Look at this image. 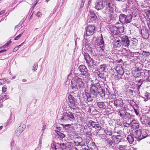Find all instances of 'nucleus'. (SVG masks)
Wrapping results in <instances>:
<instances>
[{"label": "nucleus", "instance_id": "obj_1", "mask_svg": "<svg viewBox=\"0 0 150 150\" xmlns=\"http://www.w3.org/2000/svg\"><path fill=\"white\" fill-rule=\"evenodd\" d=\"M114 0H104V1L100 0L96 3L95 8L96 9L99 10L105 7L104 12L109 15L110 19L112 20L117 16L114 12Z\"/></svg>", "mask_w": 150, "mask_h": 150}, {"label": "nucleus", "instance_id": "obj_2", "mask_svg": "<svg viewBox=\"0 0 150 150\" xmlns=\"http://www.w3.org/2000/svg\"><path fill=\"white\" fill-rule=\"evenodd\" d=\"M84 84L82 79L78 76L74 77L71 80V87L74 91L82 90L84 88Z\"/></svg>", "mask_w": 150, "mask_h": 150}, {"label": "nucleus", "instance_id": "obj_3", "mask_svg": "<svg viewBox=\"0 0 150 150\" xmlns=\"http://www.w3.org/2000/svg\"><path fill=\"white\" fill-rule=\"evenodd\" d=\"M132 19V16L131 14L126 16L121 14L119 16L120 21L122 23H127L130 22Z\"/></svg>", "mask_w": 150, "mask_h": 150}, {"label": "nucleus", "instance_id": "obj_4", "mask_svg": "<svg viewBox=\"0 0 150 150\" xmlns=\"http://www.w3.org/2000/svg\"><path fill=\"white\" fill-rule=\"evenodd\" d=\"M61 119L63 121H68L69 120L72 121L75 120V118L72 113L69 112H64L63 114Z\"/></svg>", "mask_w": 150, "mask_h": 150}, {"label": "nucleus", "instance_id": "obj_5", "mask_svg": "<svg viewBox=\"0 0 150 150\" xmlns=\"http://www.w3.org/2000/svg\"><path fill=\"white\" fill-rule=\"evenodd\" d=\"M95 27L93 25H88L86 28V36L92 35L95 33Z\"/></svg>", "mask_w": 150, "mask_h": 150}, {"label": "nucleus", "instance_id": "obj_6", "mask_svg": "<svg viewBox=\"0 0 150 150\" xmlns=\"http://www.w3.org/2000/svg\"><path fill=\"white\" fill-rule=\"evenodd\" d=\"M75 144L77 146H80L81 147L85 145V141L83 140L81 137L76 138L74 141Z\"/></svg>", "mask_w": 150, "mask_h": 150}, {"label": "nucleus", "instance_id": "obj_7", "mask_svg": "<svg viewBox=\"0 0 150 150\" xmlns=\"http://www.w3.org/2000/svg\"><path fill=\"white\" fill-rule=\"evenodd\" d=\"M78 69L82 73V75L85 76L88 75L87 69L85 65H80L78 68Z\"/></svg>", "mask_w": 150, "mask_h": 150}, {"label": "nucleus", "instance_id": "obj_8", "mask_svg": "<svg viewBox=\"0 0 150 150\" xmlns=\"http://www.w3.org/2000/svg\"><path fill=\"white\" fill-rule=\"evenodd\" d=\"M121 39L124 46L128 48L130 43L128 37L127 36L124 35L121 38Z\"/></svg>", "mask_w": 150, "mask_h": 150}, {"label": "nucleus", "instance_id": "obj_9", "mask_svg": "<svg viewBox=\"0 0 150 150\" xmlns=\"http://www.w3.org/2000/svg\"><path fill=\"white\" fill-rule=\"evenodd\" d=\"M88 124L91 126L93 128L97 129L98 130H100L101 129L100 125L99 124H96V123L90 120L88 122Z\"/></svg>", "mask_w": 150, "mask_h": 150}, {"label": "nucleus", "instance_id": "obj_10", "mask_svg": "<svg viewBox=\"0 0 150 150\" xmlns=\"http://www.w3.org/2000/svg\"><path fill=\"white\" fill-rule=\"evenodd\" d=\"M120 38H115L113 42V45L115 47H120L122 45L121 40Z\"/></svg>", "mask_w": 150, "mask_h": 150}, {"label": "nucleus", "instance_id": "obj_11", "mask_svg": "<svg viewBox=\"0 0 150 150\" xmlns=\"http://www.w3.org/2000/svg\"><path fill=\"white\" fill-rule=\"evenodd\" d=\"M109 31L112 35H117V28L112 25H110L109 27Z\"/></svg>", "mask_w": 150, "mask_h": 150}, {"label": "nucleus", "instance_id": "obj_12", "mask_svg": "<svg viewBox=\"0 0 150 150\" xmlns=\"http://www.w3.org/2000/svg\"><path fill=\"white\" fill-rule=\"evenodd\" d=\"M114 104L116 107H122L124 104L123 101L120 99H116L114 101Z\"/></svg>", "mask_w": 150, "mask_h": 150}, {"label": "nucleus", "instance_id": "obj_13", "mask_svg": "<svg viewBox=\"0 0 150 150\" xmlns=\"http://www.w3.org/2000/svg\"><path fill=\"white\" fill-rule=\"evenodd\" d=\"M91 58L86 61L88 67L91 68H94L95 67V64Z\"/></svg>", "mask_w": 150, "mask_h": 150}, {"label": "nucleus", "instance_id": "obj_14", "mask_svg": "<svg viewBox=\"0 0 150 150\" xmlns=\"http://www.w3.org/2000/svg\"><path fill=\"white\" fill-rule=\"evenodd\" d=\"M141 129L136 130L133 133V135L136 138H137L138 140H140V137H141Z\"/></svg>", "mask_w": 150, "mask_h": 150}, {"label": "nucleus", "instance_id": "obj_15", "mask_svg": "<svg viewBox=\"0 0 150 150\" xmlns=\"http://www.w3.org/2000/svg\"><path fill=\"white\" fill-rule=\"evenodd\" d=\"M139 125V122L137 121L134 120H132L129 124L130 126L133 128H138Z\"/></svg>", "mask_w": 150, "mask_h": 150}, {"label": "nucleus", "instance_id": "obj_16", "mask_svg": "<svg viewBox=\"0 0 150 150\" xmlns=\"http://www.w3.org/2000/svg\"><path fill=\"white\" fill-rule=\"evenodd\" d=\"M119 114L120 117L122 118H124L125 116L128 114V113L127 112L126 109H122L120 110L118 112Z\"/></svg>", "mask_w": 150, "mask_h": 150}, {"label": "nucleus", "instance_id": "obj_17", "mask_svg": "<svg viewBox=\"0 0 150 150\" xmlns=\"http://www.w3.org/2000/svg\"><path fill=\"white\" fill-rule=\"evenodd\" d=\"M90 15L89 16V18L90 20V21L91 22H93L96 19L97 16L92 10H90Z\"/></svg>", "mask_w": 150, "mask_h": 150}, {"label": "nucleus", "instance_id": "obj_18", "mask_svg": "<svg viewBox=\"0 0 150 150\" xmlns=\"http://www.w3.org/2000/svg\"><path fill=\"white\" fill-rule=\"evenodd\" d=\"M24 129V128L23 126L20 125L15 131V134L17 136H19Z\"/></svg>", "mask_w": 150, "mask_h": 150}, {"label": "nucleus", "instance_id": "obj_19", "mask_svg": "<svg viewBox=\"0 0 150 150\" xmlns=\"http://www.w3.org/2000/svg\"><path fill=\"white\" fill-rule=\"evenodd\" d=\"M11 150H20V149L18 145H17L13 141H12L11 144Z\"/></svg>", "mask_w": 150, "mask_h": 150}, {"label": "nucleus", "instance_id": "obj_20", "mask_svg": "<svg viewBox=\"0 0 150 150\" xmlns=\"http://www.w3.org/2000/svg\"><path fill=\"white\" fill-rule=\"evenodd\" d=\"M141 137H140V140H141L146 137L148 135L147 130L144 129H141Z\"/></svg>", "mask_w": 150, "mask_h": 150}, {"label": "nucleus", "instance_id": "obj_21", "mask_svg": "<svg viewBox=\"0 0 150 150\" xmlns=\"http://www.w3.org/2000/svg\"><path fill=\"white\" fill-rule=\"evenodd\" d=\"M112 137L114 142L118 143L120 142L122 137L120 135H118L117 136H113Z\"/></svg>", "mask_w": 150, "mask_h": 150}, {"label": "nucleus", "instance_id": "obj_22", "mask_svg": "<svg viewBox=\"0 0 150 150\" xmlns=\"http://www.w3.org/2000/svg\"><path fill=\"white\" fill-rule=\"evenodd\" d=\"M68 100L70 104H73L75 103V98L71 95L69 94L68 96Z\"/></svg>", "mask_w": 150, "mask_h": 150}, {"label": "nucleus", "instance_id": "obj_23", "mask_svg": "<svg viewBox=\"0 0 150 150\" xmlns=\"http://www.w3.org/2000/svg\"><path fill=\"white\" fill-rule=\"evenodd\" d=\"M86 48V51L88 52L89 53L91 54H94L93 50L92 48L88 45H86L85 46Z\"/></svg>", "mask_w": 150, "mask_h": 150}, {"label": "nucleus", "instance_id": "obj_24", "mask_svg": "<svg viewBox=\"0 0 150 150\" xmlns=\"http://www.w3.org/2000/svg\"><path fill=\"white\" fill-rule=\"evenodd\" d=\"M123 50L126 51V52L124 54V55L125 56H130L131 57H133L134 55V53L131 52L130 50H126V49L125 48H124L123 49Z\"/></svg>", "mask_w": 150, "mask_h": 150}, {"label": "nucleus", "instance_id": "obj_25", "mask_svg": "<svg viewBox=\"0 0 150 150\" xmlns=\"http://www.w3.org/2000/svg\"><path fill=\"white\" fill-rule=\"evenodd\" d=\"M90 96L91 97L94 98L96 96L97 94L95 90L93 89L92 88H90Z\"/></svg>", "mask_w": 150, "mask_h": 150}, {"label": "nucleus", "instance_id": "obj_26", "mask_svg": "<svg viewBox=\"0 0 150 150\" xmlns=\"http://www.w3.org/2000/svg\"><path fill=\"white\" fill-rule=\"evenodd\" d=\"M116 70L118 73L121 75H122L124 73V71L123 68L122 67H117Z\"/></svg>", "mask_w": 150, "mask_h": 150}, {"label": "nucleus", "instance_id": "obj_27", "mask_svg": "<svg viewBox=\"0 0 150 150\" xmlns=\"http://www.w3.org/2000/svg\"><path fill=\"white\" fill-rule=\"evenodd\" d=\"M127 139L129 143L130 144H132L134 140V138L131 135H128L127 136Z\"/></svg>", "mask_w": 150, "mask_h": 150}, {"label": "nucleus", "instance_id": "obj_28", "mask_svg": "<svg viewBox=\"0 0 150 150\" xmlns=\"http://www.w3.org/2000/svg\"><path fill=\"white\" fill-rule=\"evenodd\" d=\"M69 106L71 110L74 111V110H76L77 105L75 103H74L73 104H69Z\"/></svg>", "mask_w": 150, "mask_h": 150}, {"label": "nucleus", "instance_id": "obj_29", "mask_svg": "<svg viewBox=\"0 0 150 150\" xmlns=\"http://www.w3.org/2000/svg\"><path fill=\"white\" fill-rule=\"evenodd\" d=\"M100 40V42H99V45L100 47L101 48H103V47L104 44V42L103 40V39L102 37V36L101 35V37H100V39L99 40Z\"/></svg>", "mask_w": 150, "mask_h": 150}, {"label": "nucleus", "instance_id": "obj_30", "mask_svg": "<svg viewBox=\"0 0 150 150\" xmlns=\"http://www.w3.org/2000/svg\"><path fill=\"white\" fill-rule=\"evenodd\" d=\"M149 96L150 95L148 93H145L144 96L142 97L144 99V101H147L148 100Z\"/></svg>", "mask_w": 150, "mask_h": 150}, {"label": "nucleus", "instance_id": "obj_31", "mask_svg": "<svg viewBox=\"0 0 150 150\" xmlns=\"http://www.w3.org/2000/svg\"><path fill=\"white\" fill-rule=\"evenodd\" d=\"M117 34L119 33H121L124 32V28L123 27H119L117 28Z\"/></svg>", "mask_w": 150, "mask_h": 150}, {"label": "nucleus", "instance_id": "obj_32", "mask_svg": "<svg viewBox=\"0 0 150 150\" xmlns=\"http://www.w3.org/2000/svg\"><path fill=\"white\" fill-rule=\"evenodd\" d=\"M84 57L86 61L88 59H90L91 57L89 56V54L87 53L84 52L83 54Z\"/></svg>", "mask_w": 150, "mask_h": 150}, {"label": "nucleus", "instance_id": "obj_33", "mask_svg": "<svg viewBox=\"0 0 150 150\" xmlns=\"http://www.w3.org/2000/svg\"><path fill=\"white\" fill-rule=\"evenodd\" d=\"M97 105L100 108H104L105 105L104 102H98Z\"/></svg>", "mask_w": 150, "mask_h": 150}, {"label": "nucleus", "instance_id": "obj_34", "mask_svg": "<svg viewBox=\"0 0 150 150\" xmlns=\"http://www.w3.org/2000/svg\"><path fill=\"white\" fill-rule=\"evenodd\" d=\"M105 68L106 65L105 64L101 65L100 66L99 70L101 72L104 71L105 70Z\"/></svg>", "mask_w": 150, "mask_h": 150}, {"label": "nucleus", "instance_id": "obj_35", "mask_svg": "<svg viewBox=\"0 0 150 150\" xmlns=\"http://www.w3.org/2000/svg\"><path fill=\"white\" fill-rule=\"evenodd\" d=\"M57 134L58 136L61 138H63L65 137V135L60 132H58Z\"/></svg>", "mask_w": 150, "mask_h": 150}, {"label": "nucleus", "instance_id": "obj_36", "mask_svg": "<svg viewBox=\"0 0 150 150\" xmlns=\"http://www.w3.org/2000/svg\"><path fill=\"white\" fill-rule=\"evenodd\" d=\"M7 79H0V81L1 85L4 84L7 82Z\"/></svg>", "mask_w": 150, "mask_h": 150}, {"label": "nucleus", "instance_id": "obj_37", "mask_svg": "<svg viewBox=\"0 0 150 150\" xmlns=\"http://www.w3.org/2000/svg\"><path fill=\"white\" fill-rule=\"evenodd\" d=\"M66 143H63L62 144L61 143L60 144V148L62 149H66Z\"/></svg>", "mask_w": 150, "mask_h": 150}, {"label": "nucleus", "instance_id": "obj_38", "mask_svg": "<svg viewBox=\"0 0 150 150\" xmlns=\"http://www.w3.org/2000/svg\"><path fill=\"white\" fill-rule=\"evenodd\" d=\"M126 148V146L125 145H120L119 146L118 148L120 150H124Z\"/></svg>", "mask_w": 150, "mask_h": 150}, {"label": "nucleus", "instance_id": "obj_39", "mask_svg": "<svg viewBox=\"0 0 150 150\" xmlns=\"http://www.w3.org/2000/svg\"><path fill=\"white\" fill-rule=\"evenodd\" d=\"M24 42H23L21 43V44L19 45L18 46H17L16 47H15L13 49V52H15L18 49V48L21 47L22 44Z\"/></svg>", "mask_w": 150, "mask_h": 150}, {"label": "nucleus", "instance_id": "obj_40", "mask_svg": "<svg viewBox=\"0 0 150 150\" xmlns=\"http://www.w3.org/2000/svg\"><path fill=\"white\" fill-rule=\"evenodd\" d=\"M7 97V95L4 94H1L0 95V100H2Z\"/></svg>", "mask_w": 150, "mask_h": 150}, {"label": "nucleus", "instance_id": "obj_41", "mask_svg": "<svg viewBox=\"0 0 150 150\" xmlns=\"http://www.w3.org/2000/svg\"><path fill=\"white\" fill-rule=\"evenodd\" d=\"M66 143V148H70L71 147V146L72 145V144L71 142H67Z\"/></svg>", "mask_w": 150, "mask_h": 150}, {"label": "nucleus", "instance_id": "obj_42", "mask_svg": "<svg viewBox=\"0 0 150 150\" xmlns=\"http://www.w3.org/2000/svg\"><path fill=\"white\" fill-rule=\"evenodd\" d=\"M38 67V65L36 64H34L32 70L33 71H36Z\"/></svg>", "mask_w": 150, "mask_h": 150}, {"label": "nucleus", "instance_id": "obj_43", "mask_svg": "<svg viewBox=\"0 0 150 150\" xmlns=\"http://www.w3.org/2000/svg\"><path fill=\"white\" fill-rule=\"evenodd\" d=\"M23 34V32H22L20 34L18 35L15 37V38H14V40H17L19 39L21 37V35Z\"/></svg>", "mask_w": 150, "mask_h": 150}, {"label": "nucleus", "instance_id": "obj_44", "mask_svg": "<svg viewBox=\"0 0 150 150\" xmlns=\"http://www.w3.org/2000/svg\"><path fill=\"white\" fill-rule=\"evenodd\" d=\"M71 125L70 124L64 125H63V127L65 128L66 129H67L69 128H70Z\"/></svg>", "mask_w": 150, "mask_h": 150}, {"label": "nucleus", "instance_id": "obj_45", "mask_svg": "<svg viewBox=\"0 0 150 150\" xmlns=\"http://www.w3.org/2000/svg\"><path fill=\"white\" fill-rule=\"evenodd\" d=\"M137 40L136 39H133L131 41V42H130L134 44L133 45H132V46H134L137 45Z\"/></svg>", "mask_w": 150, "mask_h": 150}, {"label": "nucleus", "instance_id": "obj_46", "mask_svg": "<svg viewBox=\"0 0 150 150\" xmlns=\"http://www.w3.org/2000/svg\"><path fill=\"white\" fill-rule=\"evenodd\" d=\"M90 88L96 90L97 89V87H96L94 84H92L90 85Z\"/></svg>", "mask_w": 150, "mask_h": 150}, {"label": "nucleus", "instance_id": "obj_47", "mask_svg": "<svg viewBox=\"0 0 150 150\" xmlns=\"http://www.w3.org/2000/svg\"><path fill=\"white\" fill-rule=\"evenodd\" d=\"M143 83V81H142L141 79H140L139 80L138 83V86H139V88H140V86L142 85Z\"/></svg>", "mask_w": 150, "mask_h": 150}, {"label": "nucleus", "instance_id": "obj_48", "mask_svg": "<svg viewBox=\"0 0 150 150\" xmlns=\"http://www.w3.org/2000/svg\"><path fill=\"white\" fill-rule=\"evenodd\" d=\"M97 74L99 77L100 78L103 79L104 78V76L103 74L100 73L99 72L98 73H97Z\"/></svg>", "mask_w": 150, "mask_h": 150}, {"label": "nucleus", "instance_id": "obj_49", "mask_svg": "<svg viewBox=\"0 0 150 150\" xmlns=\"http://www.w3.org/2000/svg\"><path fill=\"white\" fill-rule=\"evenodd\" d=\"M142 35L143 37H145V38H147L148 37V34L147 32H146L145 34L142 33Z\"/></svg>", "mask_w": 150, "mask_h": 150}, {"label": "nucleus", "instance_id": "obj_50", "mask_svg": "<svg viewBox=\"0 0 150 150\" xmlns=\"http://www.w3.org/2000/svg\"><path fill=\"white\" fill-rule=\"evenodd\" d=\"M35 15L38 17L41 16L42 15V13L41 12L38 11L35 14Z\"/></svg>", "mask_w": 150, "mask_h": 150}, {"label": "nucleus", "instance_id": "obj_51", "mask_svg": "<svg viewBox=\"0 0 150 150\" xmlns=\"http://www.w3.org/2000/svg\"><path fill=\"white\" fill-rule=\"evenodd\" d=\"M107 141L108 142V144L109 145H111L112 144V142L110 140V139H108Z\"/></svg>", "mask_w": 150, "mask_h": 150}, {"label": "nucleus", "instance_id": "obj_52", "mask_svg": "<svg viewBox=\"0 0 150 150\" xmlns=\"http://www.w3.org/2000/svg\"><path fill=\"white\" fill-rule=\"evenodd\" d=\"M11 42V41H9L7 42L4 45L5 47H7L8 46L10 43Z\"/></svg>", "mask_w": 150, "mask_h": 150}, {"label": "nucleus", "instance_id": "obj_53", "mask_svg": "<svg viewBox=\"0 0 150 150\" xmlns=\"http://www.w3.org/2000/svg\"><path fill=\"white\" fill-rule=\"evenodd\" d=\"M5 86H4L2 88V91L3 92H5L6 91V87H4Z\"/></svg>", "mask_w": 150, "mask_h": 150}, {"label": "nucleus", "instance_id": "obj_54", "mask_svg": "<svg viewBox=\"0 0 150 150\" xmlns=\"http://www.w3.org/2000/svg\"><path fill=\"white\" fill-rule=\"evenodd\" d=\"M146 14L149 17H150V9L147 11L146 12Z\"/></svg>", "mask_w": 150, "mask_h": 150}, {"label": "nucleus", "instance_id": "obj_55", "mask_svg": "<svg viewBox=\"0 0 150 150\" xmlns=\"http://www.w3.org/2000/svg\"><path fill=\"white\" fill-rule=\"evenodd\" d=\"M46 128V125H44L43 126L42 128V131L43 132L45 130V129Z\"/></svg>", "mask_w": 150, "mask_h": 150}, {"label": "nucleus", "instance_id": "obj_56", "mask_svg": "<svg viewBox=\"0 0 150 150\" xmlns=\"http://www.w3.org/2000/svg\"><path fill=\"white\" fill-rule=\"evenodd\" d=\"M147 120H148L147 122L148 123L149 125H150V118L147 117Z\"/></svg>", "mask_w": 150, "mask_h": 150}, {"label": "nucleus", "instance_id": "obj_57", "mask_svg": "<svg viewBox=\"0 0 150 150\" xmlns=\"http://www.w3.org/2000/svg\"><path fill=\"white\" fill-rule=\"evenodd\" d=\"M146 80L150 82V75L148 76L146 78Z\"/></svg>", "mask_w": 150, "mask_h": 150}, {"label": "nucleus", "instance_id": "obj_58", "mask_svg": "<svg viewBox=\"0 0 150 150\" xmlns=\"http://www.w3.org/2000/svg\"><path fill=\"white\" fill-rule=\"evenodd\" d=\"M41 146H37L36 148L35 149V150H40Z\"/></svg>", "mask_w": 150, "mask_h": 150}, {"label": "nucleus", "instance_id": "obj_59", "mask_svg": "<svg viewBox=\"0 0 150 150\" xmlns=\"http://www.w3.org/2000/svg\"><path fill=\"white\" fill-rule=\"evenodd\" d=\"M71 150H78L76 147H73L71 149Z\"/></svg>", "mask_w": 150, "mask_h": 150}, {"label": "nucleus", "instance_id": "obj_60", "mask_svg": "<svg viewBox=\"0 0 150 150\" xmlns=\"http://www.w3.org/2000/svg\"><path fill=\"white\" fill-rule=\"evenodd\" d=\"M5 12V10H3L0 12V15L2 14Z\"/></svg>", "mask_w": 150, "mask_h": 150}, {"label": "nucleus", "instance_id": "obj_61", "mask_svg": "<svg viewBox=\"0 0 150 150\" xmlns=\"http://www.w3.org/2000/svg\"><path fill=\"white\" fill-rule=\"evenodd\" d=\"M105 94L104 93H102L100 94L101 97H103L105 96Z\"/></svg>", "mask_w": 150, "mask_h": 150}, {"label": "nucleus", "instance_id": "obj_62", "mask_svg": "<svg viewBox=\"0 0 150 150\" xmlns=\"http://www.w3.org/2000/svg\"><path fill=\"white\" fill-rule=\"evenodd\" d=\"M6 51V50H3L0 51V53H3Z\"/></svg>", "mask_w": 150, "mask_h": 150}, {"label": "nucleus", "instance_id": "obj_63", "mask_svg": "<svg viewBox=\"0 0 150 150\" xmlns=\"http://www.w3.org/2000/svg\"><path fill=\"white\" fill-rule=\"evenodd\" d=\"M42 141L41 139H40L39 141V144L38 145V146H41V144H42Z\"/></svg>", "mask_w": 150, "mask_h": 150}, {"label": "nucleus", "instance_id": "obj_64", "mask_svg": "<svg viewBox=\"0 0 150 150\" xmlns=\"http://www.w3.org/2000/svg\"><path fill=\"white\" fill-rule=\"evenodd\" d=\"M81 150H90L87 148H82V149Z\"/></svg>", "mask_w": 150, "mask_h": 150}]
</instances>
